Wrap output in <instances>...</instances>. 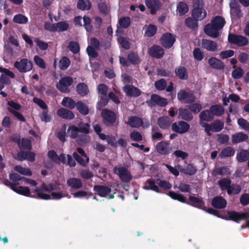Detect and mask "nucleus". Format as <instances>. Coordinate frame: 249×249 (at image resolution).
<instances>
[{
	"label": "nucleus",
	"instance_id": "obj_51",
	"mask_svg": "<svg viewBox=\"0 0 249 249\" xmlns=\"http://www.w3.org/2000/svg\"><path fill=\"white\" fill-rule=\"evenodd\" d=\"M157 28L156 25L149 24L146 28L144 35L148 37L153 36L157 33Z\"/></svg>",
	"mask_w": 249,
	"mask_h": 249
},
{
	"label": "nucleus",
	"instance_id": "obj_36",
	"mask_svg": "<svg viewBox=\"0 0 249 249\" xmlns=\"http://www.w3.org/2000/svg\"><path fill=\"white\" fill-rule=\"evenodd\" d=\"M209 109L213 117L221 116L224 114L225 111L224 107L219 105H212Z\"/></svg>",
	"mask_w": 249,
	"mask_h": 249
},
{
	"label": "nucleus",
	"instance_id": "obj_1",
	"mask_svg": "<svg viewBox=\"0 0 249 249\" xmlns=\"http://www.w3.org/2000/svg\"><path fill=\"white\" fill-rule=\"evenodd\" d=\"M226 23L224 18L220 16H216L211 20V23L207 24L204 27V32L208 36L216 38L220 35L221 30Z\"/></svg>",
	"mask_w": 249,
	"mask_h": 249
},
{
	"label": "nucleus",
	"instance_id": "obj_63",
	"mask_svg": "<svg viewBox=\"0 0 249 249\" xmlns=\"http://www.w3.org/2000/svg\"><path fill=\"white\" fill-rule=\"evenodd\" d=\"M217 140L221 144H228L229 141V137L228 135L219 134L217 135Z\"/></svg>",
	"mask_w": 249,
	"mask_h": 249
},
{
	"label": "nucleus",
	"instance_id": "obj_25",
	"mask_svg": "<svg viewBox=\"0 0 249 249\" xmlns=\"http://www.w3.org/2000/svg\"><path fill=\"white\" fill-rule=\"evenodd\" d=\"M231 181L230 178H224L218 181V184L222 191L227 190L228 195H231V192L230 190Z\"/></svg>",
	"mask_w": 249,
	"mask_h": 249
},
{
	"label": "nucleus",
	"instance_id": "obj_43",
	"mask_svg": "<svg viewBox=\"0 0 249 249\" xmlns=\"http://www.w3.org/2000/svg\"><path fill=\"white\" fill-rule=\"evenodd\" d=\"M76 108L78 111L83 115H86L89 113V109L88 106L85 104L79 101L77 102Z\"/></svg>",
	"mask_w": 249,
	"mask_h": 249
},
{
	"label": "nucleus",
	"instance_id": "obj_45",
	"mask_svg": "<svg viewBox=\"0 0 249 249\" xmlns=\"http://www.w3.org/2000/svg\"><path fill=\"white\" fill-rule=\"evenodd\" d=\"M127 59L129 62L133 65L138 64L141 61L138 53L134 52H131L128 54Z\"/></svg>",
	"mask_w": 249,
	"mask_h": 249
},
{
	"label": "nucleus",
	"instance_id": "obj_64",
	"mask_svg": "<svg viewBox=\"0 0 249 249\" xmlns=\"http://www.w3.org/2000/svg\"><path fill=\"white\" fill-rule=\"evenodd\" d=\"M237 123L243 129L249 131V123L246 119L240 118L238 119Z\"/></svg>",
	"mask_w": 249,
	"mask_h": 249
},
{
	"label": "nucleus",
	"instance_id": "obj_48",
	"mask_svg": "<svg viewBox=\"0 0 249 249\" xmlns=\"http://www.w3.org/2000/svg\"><path fill=\"white\" fill-rule=\"evenodd\" d=\"M83 26L86 31L88 33H92L94 31V27L91 24V19L89 17L85 16L83 18Z\"/></svg>",
	"mask_w": 249,
	"mask_h": 249
},
{
	"label": "nucleus",
	"instance_id": "obj_47",
	"mask_svg": "<svg viewBox=\"0 0 249 249\" xmlns=\"http://www.w3.org/2000/svg\"><path fill=\"white\" fill-rule=\"evenodd\" d=\"M198 20L193 18H187L185 20V25L189 28L195 29L198 27Z\"/></svg>",
	"mask_w": 249,
	"mask_h": 249
},
{
	"label": "nucleus",
	"instance_id": "obj_30",
	"mask_svg": "<svg viewBox=\"0 0 249 249\" xmlns=\"http://www.w3.org/2000/svg\"><path fill=\"white\" fill-rule=\"evenodd\" d=\"M206 15L207 12L204 8L193 9L192 12V17L198 20L203 19L206 17Z\"/></svg>",
	"mask_w": 249,
	"mask_h": 249
},
{
	"label": "nucleus",
	"instance_id": "obj_33",
	"mask_svg": "<svg viewBox=\"0 0 249 249\" xmlns=\"http://www.w3.org/2000/svg\"><path fill=\"white\" fill-rule=\"evenodd\" d=\"M143 188L146 190H151L157 193H161L159 187L156 184L155 180L152 179H148L146 180Z\"/></svg>",
	"mask_w": 249,
	"mask_h": 249
},
{
	"label": "nucleus",
	"instance_id": "obj_56",
	"mask_svg": "<svg viewBox=\"0 0 249 249\" xmlns=\"http://www.w3.org/2000/svg\"><path fill=\"white\" fill-rule=\"evenodd\" d=\"M13 20L15 23L23 24L27 23L28 19L26 16L18 14L14 17Z\"/></svg>",
	"mask_w": 249,
	"mask_h": 249
},
{
	"label": "nucleus",
	"instance_id": "obj_32",
	"mask_svg": "<svg viewBox=\"0 0 249 249\" xmlns=\"http://www.w3.org/2000/svg\"><path fill=\"white\" fill-rule=\"evenodd\" d=\"M61 162L63 164H66L70 167H74L76 165L75 160L70 155H66L62 153L60 154Z\"/></svg>",
	"mask_w": 249,
	"mask_h": 249
},
{
	"label": "nucleus",
	"instance_id": "obj_15",
	"mask_svg": "<svg viewBox=\"0 0 249 249\" xmlns=\"http://www.w3.org/2000/svg\"><path fill=\"white\" fill-rule=\"evenodd\" d=\"M35 158L36 154L30 151H21L17 153V159L20 161L27 160L29 161L33 162L35 160Z\"/></svg>",
	"mask_w": 249,
	"mask_h": 249
},
{
	"label": "nucleus",
	"instance_id": "obj_44",
	"mask_svg": "<svg viewBox=\"0 0 249 249\" xmlns=\"http://www.w3.org/2000/svg\"><path fill=\"white\" fill-rule=\"evenodd\" d=\"M237 160L243 162L249 160V152L246 150H242L236 155Z\"/></svg>",
	"mask_w": 249,
	"mask_h": 249
},
{
	"label": "nucleus",
	"instance_id": "obj_10",
	"mask_svg": "<svg viewBox=\"0 0 249 249\" xmlns=\"http://www.w3.org/2000/svg\"><path fill=\"white\" fill-rule=\"evenodd\" d=\"M73 83V79L70 76H66L61 78L56 85V88L61 92L69 93L70 91L68 87L71 86Z\"/></svg>",
	"mask_w": 249,
	"mask_h": 249
},
{
	"label": "nucleus",
	"instance_id": "obj_2",
	"mask_svg": "<svg viewBox=\"0 0 249 249\" xmlns=\"http://www.w3.org/2000/svg\"><path fill=\"white\" fill-rule=\"evenodd\" d=\"M201 126L204 128V131L208 136H211V131L219 132L224 128V123L220 120H216L210 124L208 123H201Z\"/></svg>",
	"mask_w": 249,
	"mask_h": 249
},
{
	"label": "nucleus",
	"instance_id": "obj_40",
	"mask_svg": "<svg viewBox=\"0 0 249 249\" xmlns=\"http://www.w3.org/2000/svg\"><path fill=\"white\" fill-rule=\"evenodd\" d=\"M75 130L85 134H88L90 132V125L89 123L80 122L77 127H74Z\"/></svg>",
	"mask_w": 249,
	"mask_h": 249
},
{
	"label": "nucleus",
	"instance_id": "obj_52",
	"mask_svg": "<svg viewBox=\"0 0 249 249\" xmlns=\"http://www.w3.org/2000/svg\"><path fill=\"white\" fill-rule=\"evenodd\" d=\"M131 20L128 17H123L119 18L118 23L121 27L124 29L128 28L130 25Z\"/></svg>",
	"mask_w": 249,
	"mask_h": 249
},
{
	"label": "nucleus",
	"instance_id": "obj_3",
	"mask_svg": "<svg viewBox=\"0 0 249 249\" xmlns=\"http://www.w3.org/2000/svg\"><path fill=\"white\" fill-rule=\"evenodd\" d=\"M103 123L108 127L113 126L116 122L117 116L112 110L104 109L101 112Z\"/></svg>",
	"mask_w": 249,
	"mask_h": 249
},
{
	"label": "nucleus",
	"instance_id": "obj_39",
	"mask_svg": "<svg viewBox=\"0 0 249 249\" xmlns=\"http://www.w3.org/2000/svg\"><path fill=\"white\" fill-rule=\"evenodd\" d=\"M14 191L21 195L26 196L34 197L33 196H31L30 190L27 187L17 185L14 189Z\"/></svg>",
	"mask_w": 249,
	"mask_h": 249
},
{
	"label": "nucleus",
	"instance_id": "obj_26",
	"mask_svg": "<svg viewBox=\"0 0 249 249\" xmlns=\"http://www.w3.org/2000/svg\"><path fill=\"white\" fill-rule=\"evenodd\" d=\"M208 63L212 68L216 70H222L225 67L224 63L222 61L214 57L210 58Z\"/></svg>",
	"mask_w": 249,
	"mask_h": 249
},
{
	"label": "nucleus",
	"instance_id": "obj_9",
	"mask_svg": "<svg viewBox=\"0 0 249 249\" xmlns=\"http://www.w3.org/2000/svg\"><path fill=\"white\" fill-rule=\"evenodd\" d=\"M190 128V124L183 120L173 123L171 125L172 130L178 134H183L187 132Z\"/></svg>",
	"mask_w": 249,
	"mask_h": 249
},
{
	"label": "nucleus",
	"instance_id": "obj_46",
	"mask_svg": "<svg viewBox=\"0 0 249 249\" xmlns=\"http://www.w3.org/2000/svg\"><path fill=\"white\" fill-rule=\"evenodd\" d=\"M196 167L191 163L187 164L185 168L181 170V172L190 176L194 175L196 172Z\"/></svg>",
	"mask_w": 249,
	"mask_h": 249
},
{
	"label": "nucleus",
	"instance_id": "obj_27",
	"mask_svg": "<svg viewBox=\"0 0 249 249\" xmlns=\"http://www.w3.org/2000/svg\"><path fill=\"white\" fill-rule=\"evenodd\" d=\"M68 186L72 189L76 190L82 188L83 183L80 179L72 178L67 180Z\"/></svg>",
	"mask_w": 249,
	"mask_h": 249
},
{
	"label": "nucleus",
	"instance_id": "obj_5",
	"mask_svg": "<svg viewBox=\"0 0 249 249\" xmlns=\"http://www.w3.org/2000/svg\"><path fill=\"white\" fill-rule=\"evenodd\" d=\"M113 172L115 174L118 175L120 179L124 183H128L132 179L130 172L125 167L115 166L113 168Z\"/></svg>",
	"mask_w": 249,
	"mask_h": 249
},
{
	"label": "nucleus",
	"instance_id": "obj_28",
	"mask_svg": "<svg viewBox=\"0 0 249 249\" xmlns=\"http://www.w3.org/2000/svg\"><path fill=\"white\" fill-rule=\"evenodd\" d=\"M249 136L247 134L242 132H238L232 135L231 141L233 144L245 142L248 140Z\"/></svg>",
	"mask_w": 249,
	"mask_h": 249
},
{
	"label": "nucleus",
	"instance_id": "obj_58",
	"mask_svg": "<svg viewBox=\"0 0 249 249\" xmlns=\"http://www.w3.org/2000/svg\"><path fill=\"white\" fill-rule=\"evenodd\" d=\"M191 104V105H189L188 106V108L191 112H193L195 114H197L199 113L202 109V107L201 104L194 103Z\"/></svg>",
	"mask_w": 249,
	"mask_h": 249
},
{
	"label": "nucleus",
	"instance_id": "obj_50",
	"mask_svg": "<svg viewBox=\"0 0 249 249\" xmlns=\"http://www.w3.org/2000/svg\"><path fill=\"white\" fill-rule=\"evenodd\" d=\"M56 32H62L67 31L69 28V25L67 21H59L55 23Z\"/></svg>",
	"mask_w": 249,
	"mask_h": 249
},
{
	"label": "nucleus",
	"instance_id": "obj_49",
	"mask_svg": "<svg viewBox=\"0 0 249 249\" xmlns=\"http://www.w3.org/2000/svg\"><path fill=\"white\" fill-rule=\"evenodd\" d=\"M76 90L78 93L82 96L86 95L89 92L87 85L84 83H79L76 86Z\"/></svg>",
	"mask_w": 249,
	"mask_h": 249
},
{
	"label": "nucleus",
	"instance_id": "obj_24",
	"mask_svg": "<svg viewBox=\"0 0 249 249\" xmlns=\"http://www.w3.org/2000/svg\"><path fill=\"white\" fill-rule=\"evenodd\" d=\"M189 200L192 203H195V204L191 203V206L202 210H204L206 206L205 202L201 198L190 196L189 197Z\"/></svg>",
	"mask_w": 249,
	"mask_h": 249
},
{
	"label": "nucleus",
	"instance_id": "obj_19",
	"mask_svg": "<svg viewBox=\"0 0 249 249\" xmlns=\"http://www.w3.org/2000/svg\"><path fill=\"white\" fill-rule=\"evenodd\" d=\"M93 191L95 194L101 197H106L111 191V188L108 186L101 185H95Z\"/></svg>",
	"mask_w": 249,
	"mask_h": 249
},
{
	"label": "nucleus",
	"instance_id": "obj_6",
	"mask_svg": "<svg viewBox=\"0 0 249 249\" xmlns=\"http://www.w3.org/2000/svg\"><path fill=\"white\" fill-rule=\"evenodd\" d=\"M228 40L230 44H235L240 47L246 46L249 43L248 39L246 37L232 33L229 34Z\"/></svg>",
	"mask_w": 249,
	"mask_h": 249
},
{
	"label": "nucleus",
	"instance_id": "obj_34",
	"mask_svg": "<svg viewBox=\"0 0 249 249\" xmlns=\"http://www.w3.org/2000/svg\"><path fill=\"white\" fill-rule=\"evenodd\" d=\"M177 13L180 16L185 15L189 11V7L186 3L179 1L177 5Z\"/></svg>",
	"mask_w": 249,
	"mask_h": 249
},
{
	"label": "nucleus",
	"instance_id": "obj_61",
	"mask_svg": "<svg viewBox=\"0 0 249 249\" xmlns=\"http://www.w3.org/2000/svg\"><path fill=\"white\" fill-rule=\"evenodd\" d=\"M48 156L56 163H59L61 161L60 155L58 156L56 152L54 150L49 151Z\"/></svg>",
	"mask_w": 249,
	"mask_h": 249
},
{
	"label": "nucleus",
	"instance_id": "obj_55",
	"mask_svg": "<svg viewBox=\"0 0 249 249\" xmlns=\"http://www.w3.org/2000/svg\"><path fill=\"white\" fill-rule=\"evenodd\" d=\"M68 47L73 54H77L80 51L79 43L74 41H71L68 44Z\"/></svg>",
	"mask_w": 249,
	"mask_h": 249
},
{
	"label": "nucleus",
	"instance_id": "obj_17",
	"mask_svg": "<svg viewBox=\"0 0 249 249\" xmlns=\"http://www.w3.org/2000/svg\"><path fill=\"white\" fill-rule=\"evenodd\" d=\"M201 47L208 51L215 52L218 50V46L215 41L207 39H202Z\"/></svg>",
	"mask_w": 249,
	"mask_h": 249
},
{
	"label": "nucleus",
	"instance_id": "obj_23",
	"mask_svg": "<svg viewBox=\"0 0 249 249\" xmlns=\"http://www.w3.org/2000/svg\"><path fill=\"white\" fill-rule=\"evenodd\" d=\"M145 4L150 9V13L152 15L155 14L156 11L159 10L160 7L159 0H145Z\"/></svg>",
	"mask_w": 249,
	"mask_h": 249
},
{
	"label": "nucleus",
	"instance_id": "obj_29",
	"mask_svg": "<svg viewBox=\"0 0 249 249\" xmlns=\"http://www.w3.org/2000/svg\"><path fill=\"white\" fill-rule=\"evenodd\" d=\"M158 125L162 129H168L171 124V119L167 116L160 117L157 121Z\"/></svg>",
	"mask_w": 249,
	"mask_h": 249
},
{
	"label": "nucleus",
	"instance_id": "obj_41",
	"mask_svg": "<svg viewBox=\"0 0 249 249\" xmlns=\"http://www.w3.org/2000/svg\"><path fill=\"white\" fill-rule=\"evenodd\" d=\"M61 104L63 106L70 109H73L77 105V103L70 97H64L62 101Z\"/></svg>",
	"mask_w": 249,
	"mask_h": 249
},
{
	"label": "nucleus",
	"instance_id": "obj_8",
	"mask_svg": "<svg viewBox=\"0 0 249 249\" xmlns=\"http://www.w3.org/2000/svg\"><path fill=\"white\" fill-rule=\"evenodd\" d=\"M177 97L179 101L186 104L193 103L196 101V97L192 91L188 92L183 89L178 92Z\"/></svg>",
	"mask_w": 249,
	"mask_h": 249
},
{
	"label": "nucleus",
	"instance_id": "obj_4",
	"mask_svg": "<svg viewBox=\"0 0 249 249\" xmlns=\"http://www.w3.org/2000/svg\"><path fill=\"white\" fill-rule=\"evenodd\" d=\"M14 66L19 72L26 73L32 70L33 65L32 62L27 58H22L19 61H15Z\"/></svg>",
	"mask_w": 249,
	"mask_h": 249
},
{
	"label": "nucleus",
	"instance_id": "obj_12",
	"mask_svg": "<svg viewBox=\"0 0 249 249\" xmlns=\"http://www.w3.org/2000/svg\"><path fill=\"white\" fill-rule=\"evenodd\" d=\"M161 45L165 48H171L176 41V36L170 33H164L160 39Z\"/></svg>",
	"mask_w": 249,
	"mask_h": 249
},
{
	"label": "nucleus",
	"instance_id": "obj_18",
	"mask_svg": "<svg viewBox=\"0 0 249 249\" xmlns=\"http://www.w3.org/2000/svg\"><path fill=\"white\" fill-rule=\"evenodd\" d=\"M123 90L128 97H137L141 95L142 91L133 85H126L124 87Z\"/></svg>",
	"mask_w": 249,
	"mask_h": 249
},
{
	"label": "nucleus",
	"instance_id": "obj_20",
	"mask_svg": "<svg viewBox=\"0 0 249 249\" xmlns=\"http://www.w3.org/2000/svg\"><path fill=\"white\" fill-rule=\"evenodd\" d=\"M227 204L226 200L221 196H214L212 200V205L216 209H224Z\"/></svg>",
	"mask_w": 249,
	"mask_h": 249
},
{
	"label": "nucleus",
	"instance_id": "obj_38",
	"mask_svg": "<svg viewBox=\"0 0 249 249\" xmlns=\"http://www.w3.org/2000/svg\"><path fill=\"white\" fill-rule=\"evenodd\" d=\"M235 153V150L231 146H228L223 148L219 154V156L221 159L231 157L233 156Z\"/></svg>",
	"mask_w": 249,
	"mask_h": 249
},
{
	"label": "nucleus",
	"instance_id": "obj_59",
	"mask_svg": "<svg viewBox=\"0 0 249 249\" xmlns=\"http://www.w3.org/2000/svg\"><path fill=\"white\" fill-rule=\"evenodd\" d=\"M155 87L156 89L159 90H164L167 86V83L165 79H160L156 81L154 84Z\"/></svg>",
	"mask_w": 249,
	"mask_h": 249
},
{
	"label": "nucleus",
	"instance_id": "obj_22",
	"mask_svg": "<svg viewBox=\"0 0 249 249\" xmlns=\"http://www.w3.org/2000/svg\"><path fill=\"white\" fill-rule=\"evenodd\" d=\"M56 114L59 117L67 120H72L75 117L74 114L71 111L65 108L58 109Z\"/></svg>",
	"mask_w": 249,
	"mask_h": 249
},
{
	"label": "nucleus",
	"instance_id": "obj_54",
	"mask_svg": "<svg viewBox=\"0 0 249 249\" xmlns=\"http://www.w3.org/2000/svg\"><path fill=\"white\" fill-rule=\"evenodd\" d=\"M214 172L215 175L227 176L231 174L230 169L226 166L216 168Z\"/></svg>",
	"mask_w": 249,
	"mask_h": 249
},
{
	"label": "nucleus",
	"instance_id": "obj_35",
	"mask_svg": "<svg viewBox=\"0 0 249 249\" xmlns=\"http://www.w3.org/2000/svg\"><path fill=\"white\" fill-rule=\"evenodd\" d=\"M175 73L177 76L181 80H187L188 78L187 70L184 67L179 66L177 68Z\"/></svg>",
	"mask_w": 249,
	"mask_h": 249
},
{
	"label": "nucleus",
	"instance_id": "obj_37",
	"mask_svg": "<svg viewBox=\"0 0 249 249\" xmlns=\"http://www.w3.org/2000/svg\"><path fill=\"white\" fill-rule=\"evenodd\" d=\"M18 146L21 151H30L32 148L31 141L24 138H22L21 139L19 143L18 144Z\"/></svg>",
	"mask_w": 249,
	"mask_h": 249
},
{
	"label": "nucleus",
	"instance_id": "obj_42",
	"mask_svg": "<svg viewBox=\"0 0 249 249\" xmlns=\"http://www.w3.org/2000/svg\"><path fill=\"white\" fill-rule=\"evenodd\" d=\"M91 4L89 0H79L77 7L81 10H88L90 9Z\"/></svg>",
	"mask_w": 249,
	"mask_h": 249
},
{
	"label": "nucleus",
	"instance_id": "obj_14",
	"mask_svg": "<svg viewBox=\"0 0 249 249\" xmlns=\"http://www.w3.org/2000/svg\"><path fill=\"white\" fill-rule=\"evenodd\" d=\"M148 53L152 57L160 59L163 56L164 50L159 45H153L149 49Z\"/></svg>",
	"mask_w": 249,
	"mask_h": 249
},
{
	"label": "nucleus",
	"instance_id": "obj_53",
	"mask_svg": "<svg viewBox=\"0 0 249 249\" xmlns=\"http://www.w3.org/2000/svg\"><path fill=\"white\" fill-rule=\"evenodd\" d=\"M14 170L18 173L25 176H31L32 172L30 169L23 167L20 165H16L14 167Z\"/></svg>",
	"mask_w": 249,
	"mask_h": 249
},
{
	"label": "nucleus",
	"instance_id": "obj_60",
	"mask_svg": "<svg viewBox=\"0 0 249 249\" xmlns=\"http://www.w3.org/2000/svg\"><path fill=\"white\" fill-rule=\"evenodd\" d=\"M193 55L194 58L197 61H201L204 57V53L199 48H195L193 51Z\"/></svg>",
	"mask_w": 249,
	"mask_h": 249
},
{
	"label": "nucleus",
	"instance_id": "obj_31",
	"mask_svg": "<svg viewBox=\"0 0 249 249\" xmlns=\"http://www.w3.org/2000/svg\"><path fill=\"white\" fill-rule=\"evenodd\" d=\"M126 123L132 127H139L142 125L143 122L139 117L131 116L128 118V122Z\"/></svg>",
	"mask_w": 249,
	"mask_h": 249
},
{
	"label": "nucleus",
	"instance_id": "obj_7",
	"mask_svg": "<svg viewBox=\"0 0 249 249\" xmlns=\"http://www.w3.org/2000/svg\"><path fill=\"white\" fill-rule=\"evenodd\" d=\"M145 103L148 107H151L156 106L164 107L168 104L167 100L166 98H163L156 94H152L150 99L147 100Z\"/></svg>",
	"mask_w": 249,
	"mask_h": 249
},
{
	"label": "nucleus",
	"instance_id": "obj_11",
	"mask_svg": "<svg viewBox=\"0 0 249 249\" xmlns=\"http://www.w3.org/2000/svg\"><path fill=\"white\" fill-rule=\"evenodd\" d=\"M156 149L158 153L164 156L169 155L173 150L172 145L166 141H162L157 143Z\"/></svg>",
	"mask_w": 249,
	"mask_h": 249
},
{
	"label": "nucleus",
	"instance_id": "obj_16",
	"mask_svg": "<svg viewBox=\"0 0 249 249\" xmlns=\"http://www.w3.org/2000/svg\"><path fill=\"white\" fill-rule=\"evenodd\" d=\"M178 119H181L183 121L190 122L194 118L193 115L190 110L186 108H179L178 109Z\"/></svg>",
	"mask_w": 249,
	"mask_h": 249
},
{
	"label": "nucleus",
	"instance_id": "obj_57",
	"mask_svg": "<svg viewBox=\"0 0 249 249\" xmlns=\"http://www.w3.org/2000/svg\"><path fill=\"white\" fill-rule=\"evenodd\" d=\"M70 63V59L66 56H63L59 61V67L61 70H65L69 67Z\"/></svg>",
	"mask_w": 249,
	"mask_h": 249
},
{
	"label": "nucleus",
	"instance_id": "obj_13",
	"mask_svg": "<svg viewBox=\"0 0 249 249\" xmlns=\"http://www.w3.org/2000/svg\"><path fill=\"white\" fill-rule=\"evenodd\" d=\"M229 219L225 218V219H230L232 220L236 223L242 220H247L249 219V213H239L236 211H228L227 212Z\"/></svg>",
	"mask_w": 249,
	"mask_h": 249
},
{
	"label": "nucleus",
	"instance_id": "obj_62",
	"mask_svg": "<svg viewBox=\"0 0 249 249\" xmlns=\"http://www.w3.org/2000/svg\"><path fill=\"white\" fill-rule=\"evenodd\" d=\"M34 60L36 64L39 68L45 69L46 67L44 60L39 56L36 55L34 57Z\"/></svg>",
	"mask_w": 249,
	"mask_h": 249
},
{
	"label": "nucleus",
	"instance_id": "obj_21",
	"mask_svg": "<svg viewBox=\"0 0 249 249\" xmlns=\"http://www.w3.org/2000/svg\"><path fill=\"white\" fill-rule=\"evenodd\" d=\"M199 124L200 125L201 123H207L206 122H204V121L210 122L214 119V117L213 116L210 109L201 111L199 115Z\"/></svg>",
	"mask_w": 249,
	"mask_h": 249
}]
</instances>
